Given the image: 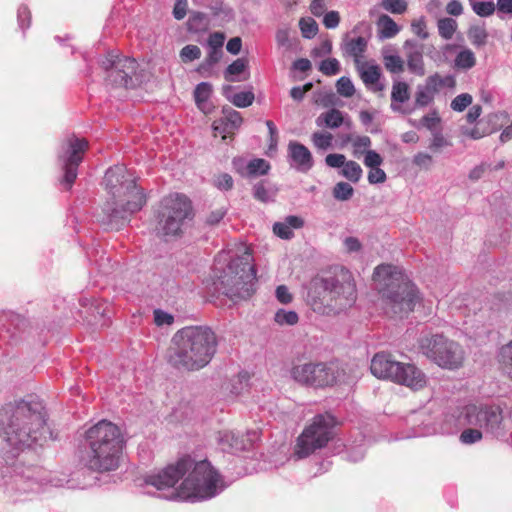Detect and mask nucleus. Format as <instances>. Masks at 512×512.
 Wrapping results in <instances>:
<instances>
[{
	"instance_id": "1",
	"label": "nucleus",
	"mask_w": 512,
	"mask_h": 512,
	"mask_svg": "<svg viewBox=\"0 0 512 512\" xmlns=\"http://www.w3.org/2000/svg\"><path fill=\"white\" fill-rule=\"evenodd\" d=\"M44 407L38 401H17L0 409V436L12 448L24 450L45 438Z\"/></svg>"
},
{
	"instance_id": "2",
	"label": "nucleus",
	"mask_w": 512,
	"mask_h": 512,
	"mask_svg": "<svg viewBox=\"0 0 512 512\" xmlns=\"http://www.w3.org/2000/svg\"><path fill=\"white\" fill-rule=\"evenodd\" d=\"M104 183L111 198L106 202L103 211L108 225L119 229V224L122 225L131 214L142 209L146 196L136 185V178L124 165L109 168L105 173Z\"/></svg>"
},
{
	"instance_id": "3",
	"label": "nucleus",
	"mask_w": 512,
	"mask_h": 512,
	"mask_svg": "<svg viewBox=\"0 0 512 512\" xmlns=\"http://www.w3.org/2000/svg\"><path fill=\"white\" fill-rule=\"evenodd\" d=\"M356 301V287L352 274L345 268H336L328 276L314 278L307 294V304L320 315L333 316L350 308Z\"/></svg>"
},
{
	"instance_id": "4",
	"label": "nucleus",
	"mask_w": 512,
	"mask_h": 512,
	"mask_svg": "<svg viewBox=\"0 0 512 512\" xmlns=\"http://www.w3.org/2000/svg\"><path fill=\"white\" fill-rule=\"evenodd\" d=\"M168 356L169 363L185 371L205 367L217 350V337L208 326H187L175 333Z\"/></svg>"
},
{
	"instance_id": "5",
	"label": "nucleus",
	"mask_w": 512,
	"mask_h": 512,
	"mask_svg": "<svg viewBox=\"0 0 512 512\" xmlns=\"http://www.w3.org/2000/svg\"><path fill=\"white\" fill-rule=\"evenodd\" d=\"M124 438L117 425L101 420L84 433V445L88 449L85 466L94 472L106 473L119 468L123 455Z\"/></svg>"
},
{
	"instance_id": "6",
	"label": "nucleus",
	"mask_w": 512,
	"mask_h": 512,
	"mask_svg": "<svg viewBox=\"0 0 512 512\" xmlns=\"http://www.w3.org/2000/svg\"><path fill=\"white\" fill-rule=\"evenodd\" d=\"M373 278L384 301L386 313L402 318L414 310L419 300L418 290L396 266H377Z\"/></svg>"
},
{
	"instance_id": "7",
	"label": "nucleus",
	"mask_w": 512,
	"mask_h": 512,
	"mask_svg": "<svg viewBox=\"0 0 512 512\" xmlns=\"http://www.w3.org/2000/svg\"><path fill=\"white\" fill-rule=\"evenodd\" d=\"M252 256L248 251L232 259L225 267H216V290L232 301L248 299L254 293L256 270L251 264Z\"/></svg>"
},
{
	"instance_id": "8",
	"label": "nucleus",
	"mask_w": 512,
	"mask_h": 512,
	"mask_svg": "<svg viewBox=\"0 0 512 512\" xmlns=\"http://www.w3.org/2000/svg\"><path fill=\"white\" fill-rule=\"evenodd\" d=\"M192 218V204L185 195H168L160 202L156 231L162 236H178Z\"/></svg>"
},
{
	"instance_id": "9",
	"label": "nucleus",
	"mask_w": 512,
	"mask_h": 512,
	"mask_svg": "<svg viewBox=\"0 0 512 512\" xmlns=\"http://www.w3.org/2000/svg\"><path fill=\"white\" fill-rule=\"evenodd\" d=\"M335 418L329 414L315 415L296 439L294 456L307 458L325 448L334 438Z\"/></svg>"
},
{
	"instance_id": "10",
	"label": "nucleus",
	"mask_w": 512,
	"mask_h": 512,
	"mask_svg": "<svg viewBox=\"0 0 512 512\" xmlns=\"http://www.w3.org/2000/svg\"><path fill=\"white\" fill-rule=\"evenodd\" d=\"M420 350L428 359L445 369H458L465 360L463 347L441 334L423 337Z\"/></svg>"
},
{
	"instance_id": "11",
	"label": "nucleus",
	"mask_w": 512,
	"mask_h": 512,
	"mask_svg": "<svg viewBox=\"0 0 512 512\" xmlns=\"http://www.w3.org/2000/svg\"><path fill=\"white\" fill-rule=\"evenodd\" d=\"M219 480L220 473L207 459L194 462L189 455L179 458L176 463L168 464L165 468L153 473L146 480Z\"/></svg>"
},
{
	"instance_id": "12",
	"label": "nucleus",
	"mask_w": 512,
	"mask_h": 512,
	"mask_svg": "<svg viewBox=\"0 0 512 512\" xmlns=\"http://www.w3.org/2000/svg\"><path fill=\"white\" fill-rule=\"evenodd\" d=\"M291 378L300 385L324 388L337 383L340 371L334 365L325 363H303L290 370Z\"/></svg>"
},
{
	"instance_id": "13",
	"label": "nucleus",
	"mask_w": 512,
	"mask_h": 512,
	"mask_svg": "<svg viewBox=\"0 0 512 512\" xmlns=\"http://www.w3.org/2000/svg\"><path fill=\"white\" fill-rule=\"evenodd\" d=\"M161 497L170 500L204 499L217 491V482H149Z\"/></svg>"
},
{
	"instance_id": "14",
	"label": "nucleus",
	"mask_w": 512,
	"mask_h": 512,
	"mask_svg": "<svg viewBox=\"0 0 512 512\" xmlns=\"http://www.w3.org/2000/svg\"><path fill=\"white\" fill-rule=\"evenodd\" d=\"M101 67L106 72V81L115 87H133L138 64L134 58L118 56L113 52L101 61Z\"/></svg>"
},
{
	"instance_id": "15",
	"label": "nucleus",
	"mask_w": 512,
	"mask_h": 512,
	"mask_svg": "<svg viewBox=\"0 0 512 512\" xmlns=\"http://www.w3.org/2000/svg\"><path fill=\"white\" fill-rule=\"evenodd\" d=\"M88 147V142L85 139L71 137L67 140V146L60 156L63 162L64 176L62 183L70 189L75 179L77 178V169L82 162L83 154Z\"/></svg>"
},
{
	"instance_id": "16",
	"label": "nucleus",
	"mask_w": 512,
	"mask_h": 512,
	"mask_svg": "<svg viewBox=\"0 0 512 512\" xmlns=\"http://www.w3.org/2000/svg\"><path fill=\"white\" fill-rule=\"evenodd\" d=\"M258 438L259 433L255 430L245 435L229 431L221 436L220 443L225 451L237 453L250 449Z\"/></svg>"
},
{
	"instance_id": "17",
	"label": "nucleus",
	"mask_w": 512,
	"mask_h": 512,
	"mask_svg": "<svg viewBox=\"0 0 512 512\" xmlns=\"http://www.w3.org/2000/svg\"><path fill=\"white\" fill-rule=\"evenodd\" d=\"M401 362L392 359L391 355L386 353H377L371 360V373L379 379H389L395 381L397 372L400 369Z\"/></svg>"
},
{
	"instance_id": "18",
	"label": "nucleus",
	"mask_w": 512,
	"mask_h": 512,
	"mask_svg": "<svg viewBox=\"0 0 512 512\" xmlns=\"http://www.w3.org/2000/svg\"><path fill=\"white\" fill-rule=\"evenodd\" d=\"M482 415L485 435L498 438L505 434L502 409L499 406H482Z\"/></svg>"
},
{
	"instance_id": "19",
	"label": "nucleus",
	"mask_w": 512,
	"mask_h": 512,
	"mask_svg": "<svg viewBox=\"0 0 512 512\" xmlns=\"http://www.w3.org/2000/svg\"><path fill=\"white\" fill-rule=\"evenodd\" d=\"M394 382L419 390L426 385V376L413 364L401 363Z\"/></svg>"
},
{
	"instance_id": "20",
	"label": "nucleus",
	"mask_w": 512,
	"mask_h": 512,
	"mask_svg": "<svg viewBox=\"0 0 512 512\" xmlns=\"http://www.w3.org/2000/svg\"><path fill=\"white\" fill-rule=\"evenodd\" d=\"M403 47L405 49L408 70L417 76H424L426 70L422 46L413 40H407Z\"/></svg>"
},
{
	"instance_id": "21",
	"label": "nucleus",
	"mask_w": 512,
	"mask_h": 512,
	"mask_svg": "<svg viewBox=\"0 0 512 512\" xmlns=\"http://www.w3.org/2000/svg\"><path fill=\"white\" fill-rule=\"evenodd\" d=\"M356 69L363 83L374 91H382L384 85L379 83L381 77L380 67L376 64L356 60Z\"/></svg>"
},
{
	"instance_id": "22",
	"label": "nucleus",
	"mask_w": 512,
	"mask_h": 512,
	"mask_svg": "<svg viewBox=\"0 0 512 512\" xmlns=\"http://www.w3.org/2000/svg\"><path fill=\"white\" fill-rule=\"evenodd\" d=\"M288 155L291 158L297 170L301 172H307L313 166V158L311 152L306 146L299 142H289Z\"/></svg>"
},
{
	"instance_id": "23",
	"label": "nucleus",
	"mask_w": 512,
	"mask_h": 512,
	"mask_svg": "<svg viewBox=\"0 0 512 512\" xmlns=\"http://www.w3.org/2000/svg\"><path fill=\"white\" fill-rule=\"evenodd\" d=\"M460 421L463 425L478 428L484 433V419L482 406L468 405L461 413Z\"/></svg>"
},
{
	"instance_id": "24",
	"label": "nucleus",
	"mask_w": 512,
	"mask_h": 512,
	"mask_svg": "<svg viewBox=\"0 0 512 512\" xmlns=\"http://www.w3.org/2000/svg\"><path fill=\"white\" fill-rule=\"evenodd\" d=\"M410 98L409 85L403 81H394L391 91V109L394 112L403 111L399 104L407 102Z\"/></svg>"
},
{
	"instance_id": "25",
	"label": "nucleus",
	"mask_w": 512,
	"mask_h": 512,
	"mask_svg": "<svg viewBox=\"0 0 512 512\" xmlns=\"http://www.w3.org/2000/svg\"><path fill=\"white\" fill-rule=\"evenodd\" d=\"M367 45V40L364 37L359 36L357 38L344 40L342 50L345 55L353 57L354 62L356 63V60H361V57L367 49Z\"/></svg>"
},
{
	"instance_id": "26",
	"label": "nucleus",
	"mask_w": 512,
	"mask_h": 512,
	"mask_svg": "<svg viewBox=\"0 0 512 512\" xmlns=\"http://www.w3.org/2000/svg\"><path fill=\"white\" fill-rule=\"evenodd\" d=\"M316 123L318 126H322L324 124L326 127L331 129L338 128L342 124H347L348 126L351 125V121L349 119L346 121L343 113L336 108H332L326 113H322L316 119Z\"/></svg>"
},
{
	"instance_id": "27",
	"label": "nucleus",
	"mask_w": 512,
	"mask_h": 512,
	"mask_svg": "<svg viewBox=\"0 0 512 512\" xmlns=\"http://www.w3.org/2000/svg\"><path fill=\"white\" fill-rule=\"evenodd\" d=\"M212 93V85L208 82L199 83L194 90V98L197 107L204 113H209L211 108L208 100Z\"/></svg>"
},
{
	"instance_id": "28",
	"label": "nucleus",
	"mask_w": 512,
	"mask_h": 512,
	"mask_svg": "<svg viewBox=\"0 0 512 512\" xmlns=\"http://www.w3.org/2000/svg\"><path fill=\"white\" fill-rule=\"evenodd\" d=\"M383 64L387 71L392 74H400L405 69L404 60L390 49L382 50Z\"/></svg>"
},
{
	"instance_id": "29",
	"label": "nucleus",
	"mask_w": 512,
	"mask_h": 512,
	"mask_svg": "<svg viewBox=\"0 0 512 512\" xmlns=\"http://www.w3.org/2000/svg\"><path fill=\"white\" fill-rule=\"evenodd\" d=\"M380 38H392L399 32V27L388 15H381L377 22Z\"/></svg>"
},
{
	"instance_id": "30",
	"label": "nucleus",
	"mask_w": 512,
	"mask_h": 512,
	"mask_svg": "<svg viewBox=\"0 0 512 512\" xmlns=\"http://www.w3.org/2000/svg\"><path fill=\"white\" fill-rule=\"evenodd\" d=\"M425 83L435 93L438 92L443 87L454 88L456 85L455 78L452 75L442 77L438 73H435L427 77Z\"/></svg>"
},
{
	"instance_id": "31",
	"label": "nucleus",
	"mask_w": 512,
	"mask_h": 512,
	"mask_svg": "<svg viewBox=\"0 0 512 512\" xmlns=\"http://www.w3.org/2000/svg\"><path fill=\"white\" fill-rule=\"evenodd\" d=\"M467 37L477 48L483 47L487 43L488 32L485 26L481 25H473L467 31Z\"/></svg>"
},
{
	"instance_id": "32",
	"label": "nucleus",
	"mask_w": 512,
	"mask_h": 512,
	"mask_svg": "<svg viewBox=\"0 0 512 512\" xmlns=\"http://www.w3.org/2000/svg\"><path fill=\"white\" fill-rule=\"evenodd\" d=\"M208 19L203 12H192L187 22V29L190 32L198 33L208 28Z\"/></svg>"
},
{
	"instance_id": "33",
	"label": "nucleus",
	"mask_w": 512,
	"mask_h": 512,
	"mask_svg": "<svg viewBox=\"0 0 512 512\" xmlns=\"http://www.w3.org/2000/svg\"><path fill=\"white\" fill-rule=\"evenodd\" d=\"M476 64V57L471 49H462L455 57L454 65L458 69L469 70Z\"/></svg>"
},
{
	"instance_id": "34",
	"label": "nucleus",
	"mask_w": 512,
	"mask_h": 512,
	"mask_svg": "<svg viewBox=\"0 0 512 512\" xmlns=\"http://www.w3.org/2000/svg\"><path fill=\"white\" fill-rule=\"evenodd\" d=\"M434 94L435 92L426 83L419 85L415 93V108L429 105L433 101Z\"/></svg>"
},
{
	"instance_id": "35",
	"label": "nucleus",
	"mask_w": 512,
	"mask_h": 512,
	"mask_svg": "<svg viewBox=\"0 0 512 512\" xmlns=\"http://www.w3.org/2000/svg\"><path fill=\"white\" fill-rule=\"evenodd\" d=\"M270 169L269 163L264 159H254L245 165L246 176L253 177L265 175Z\"/></svg>"
},
{
	"instance_id": "36",
	"label": "nucleus",
	"mask_w": 512,
	"mask_h": 512,
	"mask_svg": "<svg viewBox=\"0 0 512 512\" xmlns=\"http://www.w3.org/2000/svg\"><path fill=\"white\" fill-rule=\"evenodd\" d=\"M275 195L276 191L267 188L265 181H260L253 186V197L262 203L273 201Z\"/></svg>"
},
{
	"instance_id": "37",
	"label": "nucleus",
	"mask_w": 512,
	"mask_h": 512,
	"mask_svg": "<svg viewBox=\"0 0 512 512\" xmlns=\"http://www.w3.org/2000/svg\"><path fill=\"white\" fill-rule=\"evenodd\" d=\"M274 321L280 326H294L299 321V316L295 311L279 309L274 315Z\"/></svg>"
},
{
	"instance_id": "38",
	"label": "nucleus",
	"mask_w": 512,
	"mask_h": 512,
	"mask_svg": "<svg viewBox=\"0 0 512 512\" xmlns=\"http://www.w3.org/2000/svg\"><path fill=\"white\" fill-rule=\"evenodd\" d=\"M362 168L361 166L355 162V161H347L344 165L341 174L346 179L350 180L351 182H358L362 177Z\"/></svg>"
},
{
	"instance_id": "39",
	"label": "nucleus",
	"mask_w": 512,
	"mask_h": 512,
	"mask_svg": "<svg viewBox=\"0 0 512 512\" xmlns=\"http://www.w3.org/2000/svg\"><path fill=\"white\" fill-rule=\"evenodd\" d=\"M499 361L505 373L512 379V341L500 349Z\"/></svg>"
},
{
	"instance_id": "40",
	"label": "nucleus",
	"mask_w": 512,
	"mask_h": 512,
	"mask_svg": "<svg viewBox=\"0 0 512 512\" xmlns=\"http://www.w3.org/2000/svg\"><path fill=\"white\" fill-rule=\"evenodd\" d=\"M437 27L439 35L445 40H449L457 29V22L452 18H442L438 21Z\"/></svg>"
},
{
	"instance_id": "41",
	"label": "nucleus",
	"mask_w": 512,
	"mask_h": 512,
	"mask_svg": "<svg viewBox=\"0 0 512 512\" xmlns=\"http://www.w3.org/2000/svg\"><path fill=\"white\" fill-rule=\"evenodd\" d=\"M227 99L236 107L246 108L252 105L255 95L252 91L239 92L232 97L226 96Z\"/></svg>"
},
{
	"instance_id": "42",
	"label": "nucleus",
	"mask_w": 512,
	"mask_h": 512,
	"mask_svg": "<svg viewBox=\"0 0 512 512\" xmlns=\"http://www.w3.org/2000/svg\"><path fill=\"white\" fill-rule=\"evenodd\" d=\"M222 114L225 121L228 123V126L231 127L233 131L237 130L241 126L243 119L238 111L231 107H223Z\"/></svg>"
},
{
	"instance_id": "43",
	"label": "nucleus",
	"mask_w": 512,
	"mask_h": 512,
	"mask_svg": "<svg viewBox=\"0 0 512 512\" xmlns=\"http://www.w3.org/2000/svg\"><path fill=\"white\" fill-rule=\"evenodd\" d=\"M353 193V187L347 182H339L333 188V197L339 201L349 200Z\"/></svg>"
},
{
	"instance_id": "44",
	"label": "nucleus",
	"mask_w": 512,
	"mask_h": 512,
	"mask_svg": "<svg viewBox=\"0 0 512 512\" xmlns=\"http://www.w3.org/2000/svg\"><path fill=\"white\" fill-rule=\"evenodd\" d=\"M299 27L302 36L306 39L313 38L318 32V24L312 18H301L299 21Z\"/></svg>"
},
{
	"instance_id": "45",
	"label": "nucleus",
	"mask_w": 512,
	"mask_h": 512,
	"mask_svg": "<svg viewBox=\"0 0 512 512\" xmlns=\"http://www.w3.org/2000/svg\"><path fill=\"white\" fill-rule=\"evenodd\" d=\"M473 11L480 17H489L493 15L496 10V6L492 1L488 2H478L472 1L470 3Z\"/></svg>"
},
{
	"instance_id": "46",
	"label": "nucleus",
	"mask_w": 512,
	"mask_h": 512,
	"mask_svg": "<svg viewBox=\"0 0 512 512\" xmlns=\"http://www.w3.org/2000/svg\"><path fill=\"white\" fill-rule=\"evenodd\" d=\"M462 431L460 434V441L464 444H474L482 440L485 433L482 430L474 427H470Z\"/></svg>"
},
{
	"instance_id": "47",
	"label": "nucleus",
	"mask_w": 512,
	"mask_h": 512,
	"mask_svg": "<svg viewBox=\"0 0 512 512\" xmlns=\"http://www.w3.org/2000/svg\"><path fill=\"white\" fill-rule=\"evenodd\" d=\"M311 139L316 148L327 150L332 145L333 136L328 132H315L312 134Z\"/></svg>"
},
{
	"instance_id": "48",
	"label": "nucleus",
	"mask_w": 512,
	"mask_h": 512,
	"mask_svg": "<svg viewBox=\"0 0 512 512\" xmlns=\"http://www.w3.org/2000/svg\"><path fill=\"white\" fill-rule=\"evenodd\" d=\"M336 89L341 96L346 98L353 96V94L355 93V88L352 81L350 80V78L345 76L337 80Z\"/></svg>"
},
{
	"instance_id": "49",
	"label": "nucleus",
	"mask_w": 512,
	"mask_h": 512,
	"mask_svg": "<svg viewBox=\"0 0 512 512\" xmlns=\"http://www.w3.org/2000/svg\"><path fill=\"white\" fill-rule=\"evenodd\" d=\"M381 6L386 11L394 14H403L407 10L405 0H382Z\"/></svg>"
},
{
	"instance_id": "50",
	"label": "nucleus",
	"mask_w": 512,
	"mask_h": 512,
	"mask_svg": "<svg viewBox=\"0 0 512 512\" xmlns=\"http://www.w3.org/2000/svg\"><path fill=\"white\" fill-rule=\"evenodd\" d=\"M201 57V50L196 45H186L180 51V58L184 63L192 62Z\"/></svg>"
},
{
	"instance_id": "51",
	"label": "nucleus",
	"mask_w": 512,
	"mask_h": 512,
	"mask_svg": "<svg viewBox=\"0 0 512 512\" xmlns=\"http://www.w3.org/2000/svg\"><path fill=\"white\" fill-rule=\"evenodd\" d=\"M319 70L324 75L333 76L340 72V63L336 58H328L321 62Z\"/></svg>"
},
{
	"instance_id": "52",
	"label": "nucleus",
	"mask_w": 512,
	"mask_h": 512,
	"mask_svg": "<svg viewBox=\"0 0 512 512\" xmlns=\"http://www.w3.org/2000/svg\"><path fill=\"white\" fill-rule=\"evenodd\" d=\"M472 103V96L468 93L457 95L451 102L454 111L462 112Z\"/></svg>"
},
{
	"instance_id": "53",
	"label": "nucleus",
	"mask_w": 512,
	"mask_h": 512,
	"mask_svg": "<svg viewBox=\"0 0 512 512\" xmlns=\"http://www.w3.org/2000/svg\"><path fill=\"white\" fill-rule=\"evenodd\" d=\"M462 134L474 139L478 140L484 137L485 135H489L494 131V128H480L479 126H475L474 128H461Z\"/></svg>"
},
{
	"instance_id": "54",
	"label": "nucleus",
	"mask_w": 512,
	"mask_h": 512,
	"mask_svg": "<svg viewBox=\"0 0 512 512\" xmlns=\"http://www.w3.org/2000/svg\"><path fill=\"white\" fill-rule=\"evenodd\" d=\"M412 162L420 169L429 170L433 165V157L428 153L419 152L413 157Z\"/></svg>"
},
{
	"instance_id": "55",
	"label": "nucleus",
	"mask_w": 512,
	"mask_h": 512,
	"mask_svg": "<svg viewBox=\"0 0 512 512\" xmlns=\"http://www.w3.org/2000/svg\"><path fill=\"white\" fill-rule=\"evenodd\" d=\"M273 232L281 239H291L294 236L293 230L284 222H276L273 225Z\"/></svg>"
},
{
	"instance_id": "56",
	"label": "nucleus",
	"mask_w": 512,
	"mask_h": 512,
	"mask_svg": "<svg viewBox=\"0 0 512 512\" xmlns=\"http://www.w3.org/2000/svg\"><path fill=\"white\" fill-rule=\"evenodd\" d=\"M246 68V60L242 58L236 59L233 63H231L225 71V78L227 80H230L228 78V75H238L242 73Z\"/></svg>"
},
{
	"instance_id": "57",
	"label": "nucleus",
	"mask_w": 512,
	"mask_h": 512,
	"mask_svg": "<svg viewBox=\"0 0 512 512\" xmlns=\"http://www.w3.org/2000/svg\"><path fill=\"white\" fill-rule=\"evenodd\" d=\"M383 163V158L374 150L365 153L364 164L369 168H377Z\"/></svg>"
},
{
	"instance_id": "58",
	"label": "nucleus",
	"mask_w": 512,
	"mask_h": 512,
	"mask_svg": "<svg viewBox=\"0 0 512 512\" xmlns=\"http://www.w3.org/2000/svg\"><path fill=\"white\" fill-rule=\"evenodd\" d=\"M276 41L279 46L287 49H291L293 47V39H291L288 29H279L276 32Z\"/></svg>"
},
{
	"instance_id": "59",
	"label": "nucleus",
	"mask_w": 512,
	"mask_h": 512,
	"mask_svg": "<svg viewBox=\"0 0 512 512\" xmlns=\"http://www.w3.org/2000/svg\"><path fill=\"white\" fill-rule=\"evenodd\" d=\"M213 130L219 134H223V139L227 138V134H232L234 131L231 127L228 126V123L225 121V118L222 116L221 118L215 120L212 124Z\"/></svg>"
},
{
	"instance_id": "60",
	"label": "nucleus",
	"mask_w": 512,
	"mask_h": 512,
	"mask_svg": "<svg viewBox=\"0 0 512 512\" xmlns=\"http://www.w3.org/2000/svg\"><path fill=\"white\" fill-rule=\"evenodd\" d=\"M346 162V157L343 154H328L325 158V163L332 168L344 167Z\"/></svg>"
},
{
	"instance_id": "61",
	"label": "nucleus",
	"mask_w": 512,
	"mask_h": 512,
	"mask_svg": "<svg viewBox=\"0 0 512 512\" xmlns=\"http://www.w3.org/2000/svg\"><path fill=\"white\" fill-rule=\"evenodd\" d=\"M275 295L277 300L282 304H289L293 300V295L286 285H279L276 288Z\"/></svg>"
},
{
	"instance_id": "62",
	"label": "nucleus",
	"mask_w": 512,
	"mask_h": 512,
	"mask_svg": "<svg viewBox=\"0 0 512 512\" xmlns=\"http://www.w3.org/2000/svg\"><path fill=\"white\" fill-rule=\"evenodd\" d=\"M340 23V15L337 11H329L324 15L323 24L327 29H334Z\"/></svg>"
},
{
	"instance_id": "63",
	"label": "nucleus",
	"mask_w": 512,
	"mask_h": 512,
	"mask_svg": "<svg viewBox=\"0 0 512 512\" xmlns=\"http://www.w3.org/2000/svg\"><path fill=\"white\" fill-rule=\"evenodd\" d=\"M386 173L381 168H372L368 173V181L370 184H379L386 181Z\"/></svg>"
},
{
	"instance_id": "64",
	"label": "nucleus",
	"mask_w": 512,
	"mask_h": 512,
	"mask_svg": "<svg viewBox=\"0 0 512 512\" xmlns=\"http://www.w3.org/2000/svg\"><path fill=\"white\" fill-rule=\"evenodd\" d=\"M449 142L444 138L441 132L435 131L433 132V139L429 145V148L432 151H437L438 149L448 146Z\"/></svg>"
}]
</instances>
